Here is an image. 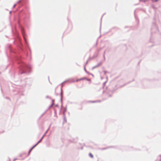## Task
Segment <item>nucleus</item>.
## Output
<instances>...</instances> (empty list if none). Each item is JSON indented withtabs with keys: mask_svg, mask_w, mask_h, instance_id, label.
Returning a JSON list of instances; mask_svg holds the SVG:
<instances>
[{
	"mask_svg": "<svg viewBox=\"0 0 161 161\" xmlns=\"http://www.w3.org/2000/svg\"><path fill=\"white\" fill-rule=\"evenodd\" d=\"M13 43L20 47L22 54H18L16 50L14 49L11 45L9 44L7 45L6 47V53H7V52H9L10 53L14 54V55H12L11 54V57L12 58V60L16 61L18 65L19 75L30 73L31 69V66L25 64L22 60L23 54L26 56H28V50L29 51L31 54V50L30 48L27 46L25 48H24L21 42V39L19 37H18L17 39L13 42Z\"/></svg>",
	"mask_w": 161,
	"mask_h": 161,
	"instance_id": "obj_1",
	"label": "nucleus"
},
{
	"mask_svg": "<svg viewBox=\"0 0 161 161\" xmlns=\"http://www.w3.org/2000/svg\"><path fill=\"white\" fill-rule=\"evenodd\" d=\"M29 14L28 11L24 12L22 14H21L19 16L17 23L19 25L21 24H25L27 23L29 20Z\"/></svg>",
	"mask_w": 161,
	"mask_h": 161,
	"instance_id": "obj_2",
	"label": "nucleus"
},
{
	"mask_svg": "<svg viewBox=\"0 0 161 161\" xmlns=\"http://www.w3.org/2000/svg\"><path fill=\"white\" fill-rule=\"evenodd\" d=\"M115 90V89H111L110 88H107L106 91H103V93L106 97L104 100H106L107 98L111 97L112 94Z\"/></svg>",
	"mask_w": 161,
	"mask_h": 161,
	"instance_id": "obj_3",
	"label": "nucleus"
},
{
	"mask_svg": "<svg viewBox=\"0 0 161 161\" xmlns=\"http://www.w3.org/2000/svg\"><path fill=\"white\" fill-rule=\"evenodd\" d=\"M32 80L30 78H27L25 79L24 80L21 81L22 83H24V85H28V86H31V85Z\"/></svg>",
	"mask_w": 161,
	"mask_h": 161,
	"instance_id": "obj_4",
	"label": "nucleus"
},
{
	"mask_svg": "<svg viewBox=\"0 0 161 161\" xmlns=\"http://www.w3.org/2000/svg\"><path fill=\"white\" fill-rule=\"evenodd\" d=\"M63 86L62 85L61 86V92H60V101H61V108H63V102H62V100H63V90H62V87Z\"/></svg>",
	"mask_w": 161,
	"mask_h": 161,
	"instance_id": "obj_5",
	"label": "nucleus"
},
{
	"mask_svg": "<svg viewBox=\"0 0 161 161\" xmlns=\"http://www.w3.org/2000/svg\"><path fill=\"white\" fill-rule=\"evenodd\" d=\"M23 0H19L17 2V3H19V8L20 7L22 6L24 4V3L23 2Z\"/></svg>",
	"mask_w": 161,
	"mask_h": 161,
	"instance_id": "obj_6",
	"label": "nucleus"
},
{
	"mask_svg": "<svg viewBox=\"0 0 161 161\" xmlns=\"http://www.w3.org/2000/svg\"><path fill=\"white\" fill-rule=\"evenodd\" d=\"M114 147H115L113 146H108L106 147L102 148H101V150H106V149H108V148H114Z\"/></svg>",
	"mask_w": 161,
	"mask_h": 161,
	"instance_id": "obj_7",
	"label": "nucleus"
},
{
	"mask_svg": "<svg viewBox=\"0 0 161 161\" xmlns=\"http://www.w3.org/2000/svg\"><path fill=\"white\" fill-rule=\"evenodd\" d=\"M155 161H161V155L158 156Z\"/></svg>",
	"mask_w": 161,
	"mask_h": 161,
	"instance_id": "obj_8",
	"label": "nucleus"
},
{
	"mask_svg": "<svg viewBox=\"0 0 161 161\" xmlns=\"http://www.w3.org/2000/svg\"><path fill=\"white\" fill-rule=\"evenodd\" d=\"M86 79V77H83V78H81L79 79H77L76 80H74L72 81V82H75V81L77 82L79 80H85Z\"/></svg>",
	"mask_w": 161,
	"mask_h": 161,
	"instance_id": "obj_9",
	"label": "nucleus"
},
{
	"mask_svg": "<svg viewBox=\"0 0 161 161\" xmlns=\"http://www.w3.org/2000/svg\"><path fill=\"white\" fill-rule=\"evenodd\" d=\"M84 70H85V71L87 74H88L89 75H92L93 76V75L92 74L89 73V71L88 72V71H87L86 70V68H85V66L84 67Z\"/></svg>",
	"mask_w": 161,
	"mask_h": 161,
	"instance_id": "obj_10",
	"label": "nucleus"
},
{
	"mask_svg": "<svg viewBox=\"0 0 161 161\" xmlns=\"http://www.w3.org/2000/svg\"><path fill=\"white\" fill-rule=\"evenodd\" d=\"M153 26L154 27V28L156 29L158 31V28L157 27L156 25V24L155 23H153Z\"/></svg>",
	"mask_w": 161,
	"mask_h": 161,
	"instance_id": "obj_11",
	"label": "nucleus"
},
{
	"mask_svg": "<svg viewBox=\"0 0 161 161\" xmlns=\"http://www.w3.org/2000/svg\"><path fill=\"white\" fill-rule=\"evenodd\" d=\"M34 148V147L32 146V147L29 150L28 153V155H29L30 154V153L31 152V151L32 150V149Z\"/></svg>",
	"mask_w": 161,
	"mask_h": 161,
	"instance_id": "obj_12",
	"label": "nucleus"
},
{
	"mask_svg": "<svg viewBox=\"0 0 161 161\" xmlns=\"http://www.w3.org/2000/svg\"><path fill=\"white\" fill-rule=\"evenodd\" d=\"M22 35L23 36V38H24V40L25 41V42L26 41V38L25 37V34L24 33H22Z\"/></svg>",
	"mask_w": 161,
	"mask_h": 161,
	"instance_id": "obj_13",
	"label": "nucleus"
},
{
	"mask_svg": "<svg viewBox=\"0 0 161 161\" xmlns=\"http://www.w3.org/2000/svg\"><path fill=\"white\" fill-rule=\"evenodd\" d=\"M92 58H89V59H88L87 61H86V63H85V65H84V67L86 66V65H87L88 62L89 61H90V59H92Z\"/></svg>",
	"mask_w": 161,
	"mask_h": 161,
	"instance_id": "obj_14",
	"label": "nucleus"
},
{
	"mask_svg": "<svg viewBox=\"0 0 161 161\" xmlns=\"http://www.w3.org/2000/svg\"><path fill=\"white\" fill-rule=\"evenodd\" d=\"M45 136V134H44L41 137V138L38 141L39 142H40L42 141V139Z\"/></svg>",
	"mask_w": 161,
	"mask_h": 161,
	"instance_id": "obj_15",
	"label": "nucleus"
},
{
	"mask_svg": "<svg viewBox=\"0 0 161 161\" xmlns=\"http://www.w3.org/2000/svg\"><path fill=\"white\" fill-rule=\"evenodd\" d=\"M102 64V62H100L99 63H98L97 65H96V67H97L99 66H100V65H101Z\"/></svg>",
	"mask_w": 161,
	"mask_h": 161,
	"instance_id": "obj_16",
	"label": "nucleus"
},
{
	"mask_svg": "<svg viewBox=\"0 0 161 161\" xmlns=\"http://www.w3.org/2000/svg\"><path fill=\"white\" fill-rule=\"evenodd\" d=\"M89 156L92 158H93V155L91 153H89Z\"/></svg>",
	"mask_w": 161,
	"mask_h": 161,
	"instance_id": "obj_17",
	"label": "nucleus"
},
{
	"mask_svg": "<svg viewBox=\"0 0 161 161\" xmlns=\"http://www.w3.org/2000/svg\"><path fill=\"white\" fill-rule=\"evenodd\" d=\"M105 51H104L103 52V57L104 60L105 59Z\"/></svg>",
	"mask_w": 161,
	"mask_h": 161,
	"instance_id": "obj_18",
	"label": "nucleus"
},
{
	"mask_svg": "<svg viewBox=\"0 0 161 161\" xmlns=\"http://www.w3.org/2000/svg\"><path fill=\"white\" fill-rule=\"evenodd\" d=\"M40 142H39L38 141L35 145H34L33 147L34 148Z\"/></svg>",
	"mask_w": 161,
	"mask_h": 161,
	"instance_id": "obj_19",
	"label": "nucleus"
},
{
	"mask_svg": "<svg viewBox=\"0 0 161 161\" xmlns=\"http://www.w3.org/2000/svg\"><path fill=\"white\" fill-rule=\"evenodd\" d=\"M47 109L46 110L45 112L43 113H42V115H41V117H42L43 115H44V114L47 112Z\"/></svg>",
	"mask_w": 161,
	"mask_h": 161,
	"instance_id": "obj_20",
	"label": "nucleus"
},
{
	"mask_svg": "<svg viewBox=\"0 0 161 161\" xmlns=\"http://www.w3.org/2000/svg\"><path fill=\"white\" fill-rule=\"evenodd\" d=\"M54 105L53 104V103H52L51 105L48 107V109H48H50V108L51 107H52Z\"/></svg>",
	"mask_w": 161,
	"mask_h": 161,
	"instance_id": "obj_21",
	"label": "nucleus"
},
{
	"mask_svg": "<svg viewBox=\"0 0 161 161\" xmlns=\"http://www.w3.org/2000/svg\"><path fill=\"white\" fill-rule=\"evenodd\" d=\"M66 108H67V107H65L64 109V110L63 111V113L64 114V113H65L66 111Z\"/></svg>",
	"mask_w": 161,
	"mask_h": 161,
	"instance_id": "obj_22",
	"label": "nucleus"
},
{
	"mask_svg": "<svg viewBox=\"0 0 161 161\" xmlns=\"http://www.w3.org/2000/svg\"><path fill=\"white\" fill-rule=\"evenodd\" d=\"M69 141L72 142H77V141H72V140H69Z\"/></svg>",
	"mask_w": 161,
	"mask_h": 161,
	"instance_id": "obj_23",
	"label": "nucleus"
},
{
	"mask_svg": "<svg viewBox=\"0 0 161 161\" xmlns=\"http://www.w3.org/2000/svg\"><path fill=\"white\" fill-rule=\"evenodd\" d=\"M134 14H135V19H136V20H137V21H138V18L135 15V12L134 13Z\"/></svg>",
	"mask_w": 161,
	"mask_h": 161,
	"instance_id": "obj_24",
	"label": "nucleus"
},
{
	"mask_svg": "<svg viewBox=\"0 0 161 161\" xmlns=\"http://www.w3.org/2000/svg\"><path fill=\"white\" fill-rule=\"evenodd\" d=\"M89 103H94L97 102V101H90L89 102Z\"/></svg>",
	"mask_w": 161,
	"mask_h": 161,
	"instance_id": "obj_25",
	"label": "nucleus"
},
{
	"mask_svg": "<svg viewBox=\"0 0 161 161\" xmlns=\"http://www.w3.org/2000/svg\"><path fill=\"white\" fill-rule=\"evenodd\" d=\"M18 94L19 95H24V94L22 93H20V92H19Z\"/></svg>",
	"mask_w": 161,
	"mask_h": 161,
	"instance_id": "obj_26",
	"label": "nucleus"
},
{
	"mask_svg": "<svg viewBox=\"0 0 161 161\" xmlns=\"http://www.w3.org/2000/svg\"><path fill=\"white\" fill-rule=\"evenodd\" d=\"M54 99H52V103H53V104L54 105Z\"/></svg>",
	"mask_w": 161,
	"mask_h": 161,
	"instance_id": "obj_27",
	"label": "nucleus"
},
{
	"mask_svg": "<svg viewBox=\"0 0 161 161\" xmlns=\"http://www.w3.org/2000/svg\"><path fill=\"white\" fill-rule=\"evenodd\" d=\"M69 80H66V81H64V82H62V83H61V85H62L63 83H65L67 81H68Z\"/></svg>",
	"mask_w": 161,
	"mask_h": 161,
	"instance_id": "obj_28",
	"label": "nucleus"
},
{
	"mask_svg": "<svg viewBox=\"0 0 161 161\" xmlns=\"http://www.w3.org/2000/svg\"><path fill=\"white\" fill-rule=\"evenodd\" d=\"M85 80H86L87 81H90V79H87L86 78V79H85Z\"/></svg>",
	"mask_w": 161,
	"mask_h": 161,
	"instance_id": "obj_29",
	"label": "nucleus"
},
{
	"mask_svg": "<svg viewBox=\"0 0 161 161\" xmlns=\"http://www.w3.org/2000/svg\"><path fill=\"white\" fill-rule=\"evenodd\" d=\"M64 121H65V122L66 121V118H65V116H64Z\"/></svg>",
	"mask_w": 161,
	"mask_h": 161,
	"instance_id": "obj_30",
	"label": "nucleus"
},
{
	"mask_svg": "<svg viewBox=\"0 0 161 161\" xmlns=\"http://www.w3.org/2000/svg\"><path fill=\"white\" fill-rule=\"evenodd\" d=\"M49 130V129H48L47 130V131H46V132H45V133H44V134H45V136L46 135V134L47 133L48 130Z\"/></svg>",
	"mask_w": 161,
	"mask_h": 161,
	"instance_id": "obj_31",
	"label": "nucleus"
},
{
	"mask_svg": "<svg viewBox=\"0 0 161 161\" xmlns=\"http://www.w3.org/2000/svg\"><path fill=\"white\" fill-rule=\"evenodd\" d=\"M46 98H49L50 99H51V97H49V96H46Z\"/></svg>",
	"mask_w": 161,
	"mask_h": 161,
	"instance_id": "obj_32",
	"label": "nucleus"
},
{
	"mask_svg": "<svg viewBox=\"0 0 161 161\" xmlns=\"http://www.w3.org/2000/svg\"><path fill=\"white\" fill-rule=\"evenodd\" d=\"M5 98L6 99L10 100V99L8 97H5Z\"/></svg>",
	"mask_w": 161,
	"mask_h": 161,
	"instance_id": "obj_33",
	"label": "nucleus"
},
{
	"mask_svg": "<svg viewBox=\"0 0 161 161\" xmlns=\"http://www.w3.org/2000/svg\"><path fill=\"white\" fill-rule=\"evenodd\" d=\"M16 4H15L13 5V7H12V8H14L15 7V6H16Z\"/></svg>",
	"mask_w": 161,
	"mask_h": 161,
	"instance_id": "obj_34",
	"label": "nucleus"
},
{
	"mask_svg": "<svg viewBox=\"0 0 161 161\" xmlns=\"http://www.w3.org/2000/svg\"><path fill=\"white\" fill-rule=\"evenodd\" d=\"M106 81H105V82H103V86H105V84H106Z\"/></svg>",
	"mask_w": 161,
	"mask_h": 161,
	"instance_id": "obj_35",
	"label": "nucleus"
},
{
	"mask_svg": "<svg viewBox=\"0 0 161 161\" xmlns=\"http://www.w3.org/2000/svg\"><path fill=\"white\" fill-rule=\"evenodd\" d=\"M55 107H58V104H56L55 105Z\"/></svg>",
	"mask_w": 161,
	"mask_h": 161,
	"instance_id": "obj_36",
	"label": "nucleus"
},
{
	"mask_svg": "<svg viewBox=\"0 0 161 161\" xmlns=\"http://www.w3.org/2000/svg\"><path fill=\"white\" fill-rule=\"evenodd\" d=\"M103 72H104V74H105L107 73V71L105 70L103 71Z\"/></svg>",
	"mask_w": 161,
	"mask_h": 161,
	"instance_id": "obj_37",
	"label": "nucleus"
},
{
	"mask_svg": "<svg viewBox=\"0 0 161 161\" xmlns=\"http://www.w3.org/2000/svg\"><path fill=\"white\" fill-rule=\"evenodd\" d=\"M97 67H96V66H94V67H93V68H92V69H95V68H97Z\"/></svg>",
	"mask_w": 161,
	"mask_h": 161,
	"instance_id": "obj_38",
	"label": "nucleus"
},
{
	"mask_svg": "<svg viewBox=\"0 0 161 161\" xmlns=\"http://www.w3.org/2000/svg\"><path fill=\"white\" fill-rule=\"evenodd\" d=\"M105 14V13H104L103 14V15L102 16L101 19V20H102V17H103V15H104Z\"/></svg>",
	"mask_w": 161,
	"mask_h": 161,
	"instance_id": "obj_39",
	"label": "nucleus"
},
{
	"mask_svg": "<svg viewBox=\"0 0 161 161\" xmlns=\"http://www.w3.org/2000/svg\"><path fill=\"white\" fill-rule=\"evenodd\" d=\"M159 0H154V1L153 0V2H158Z\"/></svg>",
	"mask_w": 161,
	"mask_h": 161,
	"instance_id": "obj_40",
	"label": "nucleus"
},
{
	"mask_svg": "<svg viewBox=\"0 0 161 161\" xmlns=\"http://www.w3.org/2000/svg\"><path fill=\"white\" fill-rule=\"evenodd\" d=\"M97 56H98V54L96 56H95V57L93 56V57L96 58Z\"/></svg>",
	"mask_w": 161,
	"mask_h": 161,
	"instance_id": "obj_41",
	"label": "nucleus"
},
{
	"mask_svg": "<svg viewBox=\"0 0 161 161\" xmlns=\"http://www.w3.org/2000/svg\"><path fill=\"white\" fill-rule=\"evenodd\" d=\"M97 101V102H101V100H99Z\"/></svg>",
	"mask_w": 161,
	"mask_h": 161,
	"instance_id": "obj_42",
	"label": "nucleus"
},
{
	"mask_svg": "<svg viewBox=\"0 0 161 161\" xmlns=\"http://www.w3.org/2000/svg\"><path fill=\"white\" fill-rule=\"evenodd\" d=\"M4 132V130H3L2 131V132H0V133H3Z\"/></svg>",
	"mask_w": 161,
	"mask_h": 161,
	"instance_id": "obj_43",
	"label": "nucleus"
},
{
	"mask_svg": "<svg viewBox=\"0 0 161 161\" xmlns=\"http://www.w3.org/2000/svg\"><path fill=\"white\" fill-rule=\"evenodd\" d=\"M81 149H83V147H81Z\"/></svg>",
	"mask_w": 161,
	"mask_h": 161,
	"instance_id": "obj_44",
	"label": "nucleus"
},
{
	"mask_svg": "<svg viewBox=\"0 0 161 161\" xmlns=\"http://www.w3.org/2000/svg\"><path fill=\"white\" fill-rule=\"evenodd\" d=\"M16 159V158H15V159H14V160H13V161H15Z\"/></svg>",
	"mask_w": 161,
	"mask_h": 161,
	"instance_id": "obj_45",
	"label": "nucleus"
},
{
	"mask_svg": "<svg viewBox=\"0 0 161 161\" xmlns=\"http://www.w3.org/2000/svg\"><path fill=\"white\" fill-rule=\"evenodd\" d=\"M21 155H22V154H20V155H19V157H21Z\"/></svg>",
	"mask_w": 161,
	"mask_h": 161,
	"instance_id": "obj_46",
	"label": "nucleus"
},
{
	"mask_svg": "<svg viewBox=\"0 0 161 161\" xmlns=\"http://www.w3.org/2000/svg\"><path fill=\"white\" fill-rule=\"evenodd\" d=\"M11 11H10L9 12V13L10 14H11Z\"/></svg>",
	"mask_w": 161,
	"mask_h": 161,
	"instance_id": "obj_47",
	"label": "nucleus"
},
{
	"mask_svg": "<svg viewBox=\"0 0 161 161\" xmlns=\"http://www.w3.org/2000/svg\"><path fill=\"white\" fill-rule=\"evenodd\" d=\"M153 7V8H155V7Z\"/></svg>",
	"mask_w": 161,
	"mask_h": 161,
	"instance_id": "obj_48",
	"label": "nucleus"
},
{
	"mask_svg": "<svg viewBox=\"0 0 161 161\" xmlns=\"http://www.w3.org/2000/svg\"><path fill=\"white\" fill-rule=\"evenodd\" d=\"M153 28H151V30H152H152H153Z\"/></svg>",
	"mask_w": 161,
	"mask_h": 161,
	"instance_id": "obj_49",
	"label": "nucleus"
},
{
	"mask_svg": "<svg viewBox=\"0 0 161 161\" xmlns=\"http://www.w3.org/2000/svg\"><path fill=\"white\" fill-rule=\"evenodd\" d=\"M9 161H10V159L9 158Z\"/></svg>",
	"mask_w": 161,
	"mask_h": 161,
	"instance_id": "obj_50",
	"label": "nucleus"
},
{
	"mask_svg": "<svg viewBox=\"0 0 161 161\" xmlns=\"http://www.w3.org/2000/svg\"><path fill=\"white\" fill-rule=\"evenodd\" d=\"M101 27H100V30H101Z\"/></svg>",
	"mask_w": 161,
	"mask_h": 161,
	"instance_id": "obj_51",
	"label": "nucleus"
},
{
	"mask_svg": "<svg viewBox=\"0 0 161 161\" xmlns=\"http://www.w3.org/2000/svg\"><path fill=\"white\" fill-rule=\"evenodd\" d=\"M140 1L141 0H139Z\"/></svg>",
	"mask_w": 161,
	"mask_h": 161,
	"instance_id": "obj_52",
	"label": "nucleus"
},
{
	"mask_svg": "<svg viewBox=\"0 0 161 161\" xmlns=\"http://www.w3.org/2000/svg\"><path fill=\"white\" fill-rule=\"evenodd\" d=\"M97 161H98V160Z\"/></svg>",
	"mask_w": 161,
	"mask_h": 161,
	"instance_id": "obj_53",
	"label": "nucleus"
}]
</instances>
